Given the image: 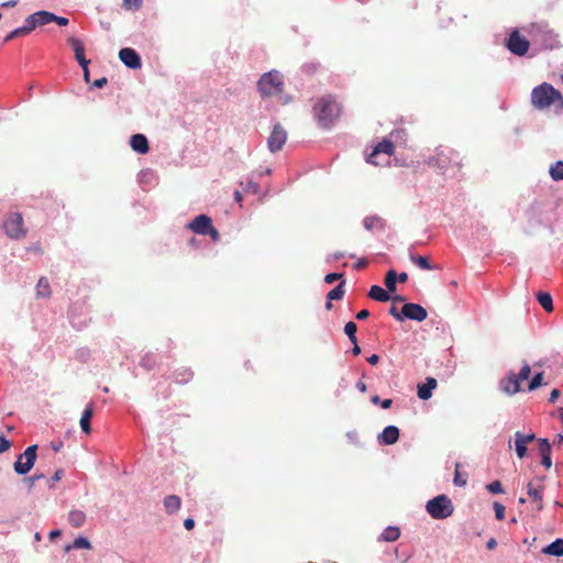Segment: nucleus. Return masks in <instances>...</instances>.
<instances>
[{"mask_svg": "<svg viewBox=\"0 0 563 563\" xmlns=\"http://www.w3.org/2000/svg\"><path fill=\"white\" fill-rule=\"evenodd\" d=\"M342 106L332 95L322 96L313 106L314 118L323 129L331 128L340 118Z\"/></svg>", "mask_w": 563, "mask_h": 563, "instance_id": "nucleus-1", "label": "nucleus"}, {"mask_svg": "<svg viewBox=\"0 0 563 563\" xmlns=\"http://www.w3.org/2000/svg\"><path fill=\"white\" fill-rule=\"evenodd\" d=\"M531 103L538 110H545L554 106L556 110L563 111L562 93L548 82L532 89Z\"/></svg>", "mask_w": 563, "mask_h": 563, "instance_id": "nucleus-2", "label": "nucleus"}, {"mask_svg": "<svg viewBox=\"0 0 563 563\" xmlns=\"http://www.w3.org/2000/svg\"><path fill=\"white\" fill-rule=\"evenodd\" d=\"M459 159L460 154L453 148L439 147L434 151V154L427 158L426 164L431 168H435L444 173L452 164H456L459 167H461Z\"/></svg>", "mask_w": 563, "mask_h": 563, "instance_id": "nucleus-3", "label": "nucleus"}, {"mask_svg": "<svg viewBox=\"0 0 563 563\" xmlns=\"http://www.w3.org/2000/svg\"><path fill=\"white\" fill-rule=\"evenodd\" d=\"M426 510L431 518L441 520L446 519L454 512V506L450 497L446 495H438L434 498L428 500Z\"/></svg>", "mask_w": 563, "mask_h": 563, "instance_id": "nucleus-4", "label": "nucleus"}, {"mask_svg": "<svg viewBox=\"0 0 563 563\" xmlns=\"http://www.w3.org/2000/svg\"><path fill=\"white\" fill-rule=\"evenodd\" d=\"M257 87L262 96L279 95L284 88L283 76L277 70H271L260 78Z\"/></svg>", "mask_w": 563, "mask_h": 563, "instance_id": "nucleus-5", "label": "nucleus"}, {"mask_svg": "<svg viewBox=\"0 0 563 563\" xmlns=\"http://www.w3.org/2000/svg\"><path fill=\"white\" fill-rule=\"evenodd\" d=\"M531 374L530 365L525 363L519 374L509 373V375L500 382V388L507 395H515L520 391V383L529 378Z\"/></svg>", "mask_w": 563, "mask_h": 563, "instance_id": "nucleus-6", "label": "nucleus"}, {"mask_svg": "<svg viewBox=\"0 0 563 563\" xmlns=\"http://www.w3.org/2000/svg\"><path fill=\"white\" fill-rule=\"evenodd\" d=\"M5 234L13 240L24 239L27 230L24 227L23 217L20 212H11L3 222Z\"/></svg>", "mask_w": 563, "mask_h": 563, "instance_id": "nucleus-7", "label": "nucleus"}, {"mask_svg": "<svg viewBox=\"0 0 563 563\" xmlns=\"http://www.w3.org/2000/svg\"><path fill=\"white\" fill-rule=\"evenodd\" d=\"M187 229L197 234L209 235L214 242L219 241L220 239V233L212 225L211 218L206 214L196 217L191 222L187 224Z\"/></svg>", "mask_w": 563, "mask_h": 563, "instance_id": "nucleus-8", "label": "nucleus"}, {"mask_svg": "<svg viewBox=\"0 0 563 563\" xmlns=\"http://www.w3.org/2000/svg\"><path fill=\"white\" fill-rule=\"evenodd\" d=\"M37 445L33 444L26 448V450L20 454L13 464L14 472L19 475L27 474L36 461Z\"/></svg>", "mask_w": 563, "mask_h": 563, "instance_id": "nucleus-9", "label": "nucleus"}, {"mask_svg": "<svg viewBox=\"0 0 563 563\" xmlns=\"http://www.w3.org/2000/svg\"><path fill=\"white\" fill-rule=\"evenodd\" d=\"M394 143L389 140H383L374 147L373 152L369 154L367 158V162L375 166L383 165L384 163L378 161L379 155H386L388 161L389 157L394 154Z\"/></svg>", "mask_w": 563, "mask_h": 563, "instance_id": "nucleus-10", "label": "nucleus"}, {"mask_svg": "<svg viewBox=\"0 0 563 563\" xmlns=\"http://www.w3.org/2000/svg\"><path fill=\"white\" fill-rule=\"evenodd\" d=\"M529 41L521 36L518 31H514L507 43L508 49L518 56H523L529 49Z\"/></svg>", "mask_w": 563, "mask_h": 563, "instance_id": "nucleus-11", "label": "nucleus"}, {"mask_svg": "<svg viewBox=\"0 0 563 563\" xmlns=\"http://www.w3.org/2000/svg\"><path fill=\"white\" fill-rule=\"evenodd\" d=\"M287 140V133L283 126L278 123L274 125V129L268 137L267 144L271 152L276 153L282 150L283 145Z\"/></svg>", "mask_w": 563, "mask_h": 563, "instance_id": "nucleus-12", "label": "nucleus"}, {"mask_svg": "<svg viewBox=\"0 0 563 563\" xmlns=\"http://www.w3.org/2000/svg\"><path fill=\"white\" fill-rule=\"evenodd\" d=\"M401 314L406 319L419 322L426 320L428 317L427 310L418 303H405L401 308Z\"/></svg>", "mask_w": 563, "mask_h": 563, "instance_id": "nucleus-13", "label": "nucleus"}, {"mask_svg": "<svg viewBox=\"0 0 563 563\" xmlns=\"http://www.w3.org/2000/svg\"><path fill=\"white\" fill-rule=\"evenodd\" d=\"M119 58L126 67L131 69H139L142 66L141 57L133 48H122L119 52Z\"/></svg>", "mask_w": 563, "mask_h": 563, "instance_id": "nucleus-14", "label": "nucleus"}, {"mask_svg": "<svg viewBox=\"0 0 563 563\" xmlns=\"http://www.w3.org/2000/svg\"><path fill=\"white\" fill-rule=\"evenodd\" d=\"M536 440L534 433L523 434L521 432L515 433V449L517 456L523 459L527 455V445Z\"/></svg>", "mask_w": 563, "mask_h": 563, "instance_id": "nucleus-15", "label": "nucleus"}, {"mask_svg": "<svg viewBox=\"0 0 563 563\" xmlns=\"http://www.w3.org/2000/svg\"><path fill=\"white\" fill-rule=\"evenodd\" d=\"M27 18L33 29H35L36 26H43L53 22L54 13L41 10L30 14Z\"/></svg>", "mask_w": 563, "mask_h": 563, "instance_id": "nucleus-16", "label": "nucleus"}, {"mask_svg": "<svg viewBox=\"0 0 563 563\" xmlns=\"http://www.w3.org/2000/svg\"><path fill=\"white\" fill-rule=\"evenodd\" d=\"M399 439V429L395 426L386 427L378 435V442L384 445L395 444Z\"/></svg>", "mask_w": 563, "mask_h": 563, "instance_id": "nucleus-17", "label": "nucleus"}, {"mask_svg": "<svg viewBox=\"0 0 563 563\" xmlns=\"http://www.w3.org/2000/svg\"><path fill=\"white\" fill-rule=\"evenodd\" d=\"M68 44L71 46L75 53V58L80 66H85V64L90 63V60L85 57V47L79 38L71 36L68 38Z\"/></svg>", "mask_w": 563, "mask_h": 563, "instance_id": "nucleus-18", "label": "nucleus"}, {"mask_svg": "<svg viewBox=\"0 0 563 563\" xmlns=\"http://www.w3.org/2000/svg\"><path fill=\"white\" fill-rule=\"evenodd\" d=\"M539 451L541 455V464L547 468H551L552 460H551V444L548 439H538Z\"/></svg>", "mask_w": 563, "mask_h": 563, "instance_id": "nucleus-19", "label": "nucleus"}, {"mask_svg": "<svg viewBox=\"0 0 563 563\" xmlns=\"http://www.w3.org/2000/svg\"><path fill=\"white\" fill-rule=\"evenodd\" d=\"M130 145L133 151L139 154H146L150 151L148 141L143 134H134L131 136Z\"/></svg>", "mask_w": 563, "mask_h": 563, "instance_id": "nucleus-20", "label": "nucleus"}, {"mask_svg": "<svg viewBox=\"0 0 563 563\" xmlns=\"http://www.w3.org/2000/svg\"><path fill=\"white\" fill-rule=\"evenodd\" d=\"M438 386V382L433 377H428L426 383L418 385V397L428 400L432 396V390Z\"/></svg>", "mask_w": 563, "mask_h": 563, "instance_id": "nucleus-21", "label": "nucleus"}, {"mask_svg": "<svg viewBox=\"0 0 563 563\" xmlns=\"http://www.w3.org/2000/svg\"><path fill=\"white\" fill-rule=\"evenodd\" d=\"M542 492V486L534 487L531 483L528 484V495L531 497L534 508L538 511L543 509Z\"/></svg>", "mask_w": 563, "mask_h": 563, "instance_id": "nucleus-22", "label": "nucleus"}, {"mask_svg": "<svg viewBox=\"0 0 563 563\" xmlns=\"http://www.w3.org/2000/svg\"><path fill=\"white\" fill-rule=\"evenodd\" d=\"M93 416V405L92 404H89L82 415H81V418H80V428L81 430L89 434L91 432V424H90V421H91V418Z\"/></svg>", "mask_w": 563, "mask_h": 563, "instance_id": "nucleus-23", "label": "nucleus"}, {"mask_svg": "<svg viewBox=\"0 0 563 563\" xmlns=\"http://www.w3.org/2000/svg\"><path fill=\"white\" fill-rule=\"evenodd\" d=\"M181 506V499L177 495H168L164 498V507L167 514H175Z\"/></svg>", "mask_w": 563, "mask_h": 563, "instance_id": "nucleus-24", "label": "nucleus"}, {"mask_svg": "<svg viewBox=\"0 0 563 563\" xmlns=\"http://www.w3.org/2000/svg\"><path fill=\"white\" fill-rule=\"evenodd\" d=\"M368 297L380 302H386L390 299L388 292L378 285L371 287Z\"/></svg>", "mask_w": 563, "mask_h": 563, "instance_id": "nucleus-25", "label": "nucleus"}, {"mask_svg": "<svg viewBox=\"0 0 563 563\" xmlns=\"http://www.w3.org/2000/svg\"><path fill=\"white\" fill-rule=\"evenodd\" d=\"M543 553L553 555V556H562L563 555V539H556L542 550Z\"/></svg>", "mask_w": 563, "mask_h": 563, "instance_id": "nucleus-26", "label": "nucleus"}, {"mask_svg": "<svg viewBox=\"0 0 563 563\" xmlns=\"http://www.w3.org/2000/svg\"><path fill=\"white\" fill-rule=\"evenodd\" d=\"M51 286L49 282L46 277H41L36 285V296L38 298H48L51 297Z\"/></svg>", "mask_w": 563, "mask_h": 563, "instance_id": "nucleus-27", "label": "nucleus"}, {"mask_svg": "<svg viewBox=\"0 0 563 563\" xmlns=\"http://www.w3.org/2000/svg\"><path fill=\"white\" fill-rule=\"evenodd\" d=\"M364 228L368 231L382 230L384 228V220L379 217H366L363 221Z\"/></svg>", "mask_w": 563, "mask_h": 563, "instance_id": "nucleus-28", "label": "nucleus"}, {"mask_svg": "<svg viewBox=\"0 0 563 563\" xmlns=\"http://www.w3.org/2000/svg\"><path fill=\"white\" fill-rule=\"evenodd\" d=\"M68 521L74 528H79L85 523L86 515L81 510H71L68 515Z\"/></svg>", "mask_w": 563, "mask_h": 563, "instance_id": "nucleus-29", "label": "nucleus"}, {"mask_svg": "<svg viewBox=\"0 0 563 563\" xmlns=\"http://www.w3.org/2000/svg\"><path fill=\"white\" fill-rule=\"evenodd\" d=\"M538 302L540 306L547 311L551 312L553 311V301L552 297L549 292L540 291L537 295Z\"/></svg>", "mask_w": 563, "mask_h": 563, "instance_id": "nucleus-30", "label": "nucleus"}, {"mask_svg": "<svg viewBox=\"0 0 563 563\" xmlns=\"http://www.w3.org/2000/svg\"><path fill=\"white\" fill-rule=\"evenodd\" d=\"M400 536V530L398 527H387L383 533L380 534V540L386 542H394L396 541Z\"/></svg>", "mask_w": 563, "mask_h": 563, "instance_id": "nucleus-31", "label": "nucleus"}, {"mask_svg": "<svg viewBox=\"0 0 563 563\" xmlns=\"http://www.w3.org/2000/svg\"><path fill=\"white\" fill-rule=\"evenodd\" d=\"M345 294V280L342 279L340 284L330 290L327 295L328 300H341Z\"/></svg>", "mask_w": 563, "mask_h": 563, "instance_id": "nucleus-32", "label": "nucleus"}, {"mask_svg": "<svg viewBox=\"0 0 563 563\" xmlns=\"http://www.w3.org/2000/svg\"><path fill=\"white\" fill-rule=\"evenodd\" d=\"M549 174L555 181L563 180V161H558L551 165Z\"/></svg>", "mask_w": 563, "mask_h": 563, "instance_id": "nucleus-33", "label": "nucleus"}, {"mask_svg": "<svg viewBox=\"0 0 563 563\" xmlns=\"http://www.w3.org/2000/svg\"><path fill=\"white\" fill-rule=\"evenodd\" d=\"M409 257H410V261L415 265H417L419 268L424 269V271L432 269V266H431L428 257H424L421 255H415V254H410Z\"/></svg>", "mask_w": 563, "mask_h": 563, "instance_id": "nucleus-34", "label": "nucleus"}, {"mask_svg": "<svg viewBox=\"0 0 563 563\" xmlns=\"http://www.w3.org/2000/svg\"><path fill=\"white\" fill-rule=\"evenodd\" d=\"M91 544L88 539L84 537H78L74 540L73 544H69L65 548L66 551L70 549H90Z\"/></svg>", "mask_w": 563, "mask_h": 563, "instance_id": "nucleus-35", "label": "nucleus"}, {"mask_svg": "<svg viewBox=\"0 0 563 563\" xmlns=\"http://www.w3.org/2000/svg\"><path fill=\"white\" fill-rule=\"evenodd\" d=\"M33 26L31 22H29V18L25 19L24 25L13 30V34L15 37H23L29 35L33 31Z\"/></svg>", "mask_w": 563, "mask_h": 563, "instance_id": "nucleus-36", "label": "nucleus"}, {"mask_svg": "<svg viewBox=\"0 0 563 563\" xmlns=\"http://www.w3.org/2000/svg\"><path fill=\"white\" fill-rule=\"evenodd\" d=\"M397 274L395 271H388L385 276V286L389 291L396 290Z\"/></svg>", "mask_w": 563, "mask_h": 563, "instance_id": "nucleus-37", "label": "nucleus"}, {"mask_svg": "<svg viewBox=\"0 0 563 563\" xmlns=\"http://www.w3.org/2000/svg\"><path fill=\"white\" fill-rule=\"evenodd\" d=\"M356 331H357V325L355 322L353 321H349L345 327H344V332L345 334L349 336L350 341L352 343H355V341L357 340L356 339Z\"/></svg>", "mask_w": 563, "mask_h": 563, "instance_id": "nucleus-38", "label": "nucleus"}, {"mask_svg": "<svg viewBox=\"0 0 563 563\" xmlns=\"http://www.w3.org/2000/svg\"><path fill=\"white\" fill-rule=\"evenodd\" d=\"M459 468H460V464H459V463H456V465H455V473H454V479H453V482H454V484H455L456 486H465V485H466V482H467V481H466V476H463V475L460 473Z\"/></svg>", "mask_w": 563, "mask_h": 563, "instance_id": "nucleus-39", "label": "nucleus"}, {"mask_svg": "<svg viewBox=\"0 0 563 563\" xmlns=\"http://www.w3.org/2000/svg\"><path fill=\"white\" fill-rule=\"evenodd\" d=\"M142 3L143 0H123V8L125 10H139Z\"/></svg>", "mask_w": 563, "mask_h": 563, "instance_id": "nucleus-40", "label": "nucleus"}, {"mask_svg": "<svg viewBox=\"0 0 563 563\" xmlns=\"http://www.w3.org/2000/svg\"><path fill=\"white\" fill-rule=\"evenodd\" d=\"M543 384V374L538 373L530 382L529 384V390H534L539 386Z\"/></svg>", "mask_w": 563, "mask_h": 563, "instance_id": "nucleus-41", "label": "nucleus"}, {"mask_svg": "<svg viewBox=\"0 0 563 563\" xmlns=\"http://www.w3.org/2000/svg\"><path fill=\"white\" fill-rule=\"evenodd\" d=\"M372 402L375 404V405H380L383 409H388L390 408L391 404H393V400L391 399H384V400H380L379 396L375 395L372 397Z\"/></svg>", "mask_w": 563, "mask_h": 563, "instance_id": "nucleus-42", "label": "nucleus"}, {"mask_svg": "<svg viewBox=\"0 0 563 563\" xmlns=\"http://www.w3.org/2000/svg\"><path fill=\"white\" fill-rule=\"evenodd\" d=\"M495 516L498 520H503L505 518V506L500 503L495 501L494 505Z\"/></svg>", "mask_w": 563, "mask_h": 563, "instance_id": "nucleus-43", "label": "nucleus"}, {"mask_svg": "<svg viewBox=\"0 0 563 563\" xmlns=\"http://www.w3.org/2000/svg\"><path fill=\"white\" fill-rule=\"evenodd\" d=\"M488 492L492 494H501L504 493L501 483L499 481H494L490 484L487 485Z\"/></svg>", "mask_w": 563, "mask_h": 563, "instance_id": "nucleus-44", "label": "nucleus"}, {"mask_svg": "<svg viewBox=\"0 0 563 563\" xmlns=\"http://www.w3.org/2000/svg\"><path fill=\"white\" fill-rule=\"evenodd\" d=\"M343 278V274L341 273H330V274H327L325 277H324V282L327 284H332L334 283L335 280H339L341 279L342 280Z\"/></svg>", "mask_w": 563, "mask_h": 563, "instance_id": "nucleus-45", "label": "nucleus"}, {"mask_svg": "<svg viewBox=\"0 0 563 563\" xmlns=\"http://www.w3.org/2000/svg\"><path fill=\"white\" fill-rule=\"evenodd\" d=\"M258 185L253 181H247L243 188L245 192H251L254 195L258 192Z\"/></svg>", "mask_w": 563, "mask_h": 563, "instance_id": "nucleus-46", "label": "nucleus"}, {"mask_svg": "<svg viewBox=\"0 0 563 563\" xmlns=\"http://www.w3.org/2000/svg\"><path fill=\"white\" fill-rule=\"evenodd\" d=\"M10 448L11 442L3 435H0V454L7 452Z\"/></svg>", "mask_w": 563, "mask_h": 563, "instance_id": "nucleus-47", "label": "nucleus"}, {"mask_svg": "<svg viewBox=\"0 0 563 563\" xmlns=\"http://www.w3.org/2000/svg\"><path fill=\"white\" fill-rule=\"evenodd\" d=\"M53 22H55L56 24H58L59 26H66L68 24V19L67 18H64V16H58L56 14H54V19H53Z\"/></svg>", "mask_w": 563, "mask_h": 563, "instance_id": "nucleus-48", "label": "nucleus"}, {"mask_svg": "<svg viewBox=\"0 0 563 563\" xmlns=\"http://www.w3.org/2000/svg\"><path fill=\"white\" fill-rule=\"evenodd\" d=\"M108 80L106 77H102V78H99V79H96L93 82H92V86L96 87V88H102L107 85Z\"/></svg>", "mask_w": 563, "mask_h": 563, "instance_id": "nucleus-49", "label": "nucleus"}, {"mask_svg": "<svg viewBox=\"0 0 563 563\" xmlns=\"http://www.w3.org/2000/svg\"><path fill=\"white\" fill-rule=\"evenodd\" d=\"M19 3V0H8L0 3V8H13Z\"/></svg>", "mask_w": 563, "mask_h": 563, "instance_id": "nucleus-50", "label": "nucleus"}, {"mask_svg": "<svg viewBox=\"0 0 563 563\" xmlns=\"http://www.w3.org/2000/svg\"><path fill=\"white\" fill-rule=\"evenodd\" d=\"M184 527L187 529V530H191L194 529L195 527V520L192 518H187L184 520Z\"/></svg>", "mask_w": 563, "mask_h": 563, "instance_id": "nucleus-51", "label": "nucleus"}, {"mask_svg": "<svg viewBox=\"0 0 563 563\" xmlns=\"http://www.w3.org/2000/svg\"><path fill=\"white\" fill-rule=\"evenodd\" d=\"M368 316H369L368 310L363 309V310H361V311H358V312H357V314H356V319H357V320H365V319H367V318H368Z\"/></svg>", "mask_w": 563, "mask_h": 563, "instance_id": "nucleus-52", "label": "nucleus"}, {"mask_svg": "<svg viewBox=\"0 0 563 563\" xmlns=\"http://www.w3.org/2000/svg\"><path fill=\"white\" fill-rule=\"evenodd\" d=\"M560 395H561V393H560V390H559V389H556V388H555V389H553V390L551 391V395H550L549 401H550V402H555V400L560 397Z\"/></svg>", "mask_w": 563, "mask_h": 563, "instance_id": "nucleus-53", "label": "nucleus"}, {"mask_svg": "<svg viewBox=\"0 0 563 563\" xmlns=\"http://www.w3.org/2000/svg\"><path fill=\"white\" fill-rule=\"evenodd\" d=\"M389 313L395 317L397 320H402L404 319V316L401 313L398 312L397 308L395 307H391L390 310H389Z\"/></svg>", "mask_w": 563, "mask_h": 563, "instance_id": "nucleus-54", "label": "nucleus"}, {"mask_svg": "<svg viewBox=\"0 0 563 563\" xmlns=\"http://www.w3.org/2000/svg\"><path fill=\"white\" fill-rule=\"evenodd\" d=\"M44 477V474H35L29 478H26L27 482H30V485H33L36 481Z\"/></svg>", "mask_w": 563, "mask_h": 563, "instance_id": "nucleus-55", "label": "nucleus"}, {"mask_svg": "<svg viewBox=\"0 0 563 563\" xmlns=\"http://www.w3.org/2000/svg\"><path fill=\"white\" fill-rule=\"evenodd\" d=\"M63 474H64V472H63L62 470H57V471L55 472V474L53 475V477H52V479H51V481H52L53 483H56V482L60 481V478H62Z\"/></svg>", "mask_w": 563, "mask_h": 563, "instance_id": "nucleus-56", "label": "nucleus"}, {"mask_svg": "<svg viewBox=\"0 0 563 563\" xmlns=\"http://www.w3.org/2000/svg\"><path fill=\"white\" fill-rule=\"evenodd\" d=\"M486 547L488 550H494L496 547H497V541L495 538H490L487 543H486Z\"/></svg>", "mask_w": 563, "mask_h": 563, "instance_id": "nucleus-57", "label": "nucleus"}, {"mask_svg": "<svg viewBox=\"0 0 563 563\" xmlns=\"http://www.w3.org/2000/svg\"><path fill=\"white\" fill-rule=\"evenodd\" d=\"M88 65L89 64H85V66H81V68L84 70V79L86 82H89V80H90Z\"/></svg>", "mask_w": 563, "mask_h": 563, "instance_id": "nucleus-58", "label": "nucleus"}, {"mask_svg": "<svg viewBox=\"0 0 563 563\" xmlns=\"http://www.w3.org/2000/svg\"><path fill=\"white\" fill-rule=\"evenodd\" d=\"M367 362L372 365H376L379 362V355L373 354L367 358Z\"/></svg>", "mask_w": 563, "mask_h": 563, "instance_id": "nucleus-59", "label": "nucleus"}, {"mask_svg": "<svg viewBox=\"0 0 563 563\" xmlns=\"http://www.w3.org/2000/svg\"><path fill=\"white\" fill-rule=\"evenodd\" d=\"M356 388L361 391V393H365L367 390V387H366V384L362 380H358L356 383Z\"/></svg>", "mask_w": 563, "mask_h": 563, "instance_id": "nucleus-60", "label": "nucleus"}, {"mask_svg": "<svg viewBox=\"0 0 563 563\" xmlns=\"http://www.w3.org/2000/svg\"><path fill=\"white\" fill-rule=\"evenodd\" d=\"M366 265H367V261L366 260H360L358 262H356L354 264V268L361 269V268L365 267Z\"/></svg>", "mask_w": 563, "mask_h": 563, "instance_id": "nucleus-61", "label": "nucleus"}, {"mask_svg": "<svg viewBox=\"0 0 563 563\" xmlns=\"http://www.w3.org/2000/svg\"><path fill=\"white\" fill-rule=\"evenodd\" d=\"M352 353L356 356L361 353V347L358 346L357 344V340L355 341V343H353V349H352Z\"/></svg>", "mask_w": 563, "mask_h": 563, "instance_id": "nucleus-62", "label": "nucleus"}, {"mask_svg": "<svg viewBox=\"0 0 563 563\" xmlns=\"http://www.w3.org/2000/svg\"><path fill=\"white\" fill-rule=\"evenodd\" d=\"M397 279H398L400 283H405V282H407V279H408V274H407V273H400L399 275H397Z\"/></svg>", "mask_w": 563, "mask_h": 563, "instance_id": "nucleus-63", "label": "nucleus"}, {"mask_svg": "<svg viewBox=\"0 0 563 563\" xmlns=\"http://www.w3.org/2000/svg\"><path fill=\"white\" fill-rule=\"evenodd\" d=\"M234 200H235L238 203H240V205L242 203L243 198H242V194H241V191L236 190V191L234 192Z\"/></svg>", "mask_w": 563, "mask_h": 563, "instance_id": "nucleus-64", "label": "nucleus"}]
</instances>
